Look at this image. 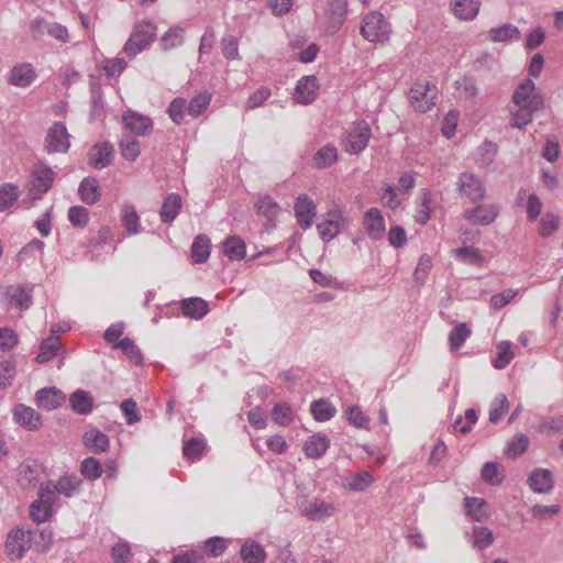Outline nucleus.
<instances>
[{"instance_id": "obj_9", "label": "nucleus", "mask_w": 563, "mask_h": 563, "mask_svg": "<svg viewBox=\"0 0 563 563\" xmlns=\"http://www.w3.org/2000/svg\"><path fill=\"white\" fill-rule=\"evenodd\" d=\"M347 225L344 211L335 207L328 211L327 219L317 224L320 238L328 242L333 240Z\"/></svg>"}, {"instance_id": "obj_15", "label": "nucleus", "mask_w": 563, "mask_h": 563, "mask_svg": "<svg viewBox=\"0 0 563 563\" xmlns=\"http://www.w3.org/2000/svg\"><path fill=\"white\" fill-rule=\"evenodd\" d=\"M363 224L372 240H380L386 231L385 220L377 208H369L363 217Z\"/></svg>"}, {"instance_id": "obj_48", "label": "nucleus", "mask_w": 563, "mask_h": 563, "mask_svg": "<svg viewBox=\"0 0 563 563\" xmlns=\"http://www.w3.org/2000/svg\"><path fill=\"white\" fill-rule=\"evenodd\" d=\"M431 216V194L422 191L419 195V203L416 209L415 220L419 224H426Z\"/></svg>"}, {"instance_id": "obj_59", "label": "nucleus", "mask_w": 563, "mask_h": 563, "mask_svg": "<svg viewBox=\"0 0 563 563\" xmlns=\"http://www.w3.org/2000/svg\"><path fill=\"white\" fill-rule=\"evenodd\" d=\"M31 518L37 523L45 522L52 516V506L42 503L38 498L31 504L30 507Z\"/></svg>"}, {"instance_id": "obj_14", "label": "nucleus", "mask_w": 563, "mask_h": 563, "mask_svg": "<svg viewBox=\"0 0 563 563\" xmlns=\"http://www.w3.org/2000/svg\"><path fill=\"white\" fill-rule=\"evenodd\" d=\"M459 189L471 202L481 201L486 195L483 181L471 173H463L460 176Z\"/></svg>"}, {"instance_id": "obj_46", "label": "nucleus", "mask_w": 563, "mask_h": 563, "mask_svg": "<svg viewBox=\"0 0 563 563\" xmlns=\"http://www.w3.org/2000/svg\"><path fill=\"white\" fill-rule=\"evenodd\" d=\"M185 30L179 26L170 27L161 38V46L163 49H172L183 45Z\"/></svg>"}, {"instance_id": "obj_45", "label": "nucleus", "mask_w": 563, "mask_h": 563, "mask_svg": "<svg viewBox=\"0 0 563 563\" xmlns=\"http://www.w3.org/2000/svg\"><path fill=\"white\" fill-rule=\"evenodd\" d=\"M59 496L70 498L77 494L80 487V479L75 475H66L55 482Z\"/></svg>"}, {"instance_id": "obj_35", "label": "nucleus", "mask_w": 563, "mask_h": 563, "mask_svg": "<svg viewBox=\"0 0 563 563\" xmlns=\"http://www.w3.org/2000/svg\"><path fill=\"white\" fill-rule=\"evenodd\" d=\"M374 482V477L367 471H361L344 477V486L353 492H363Z\"/></svg>"}, {"instance_id": "obj_11", "label": "nucleus", "mask_w": 563, "mask_h": 563, "mask_svg": "<svg viewBox=\"0 0 563 563\" xmlns=\"http://www.w3.org/2000/svg\"><path fill=\"white\" fill-rule=\"evenodd\" d=\"M37 79V70L32 63L14 64L7 74V82L13 87L27 88Z\"/></svg>"}, {"instance_id": "obj_1", "label": "nucleus", "mask_w": 563, "mask_h": 563, "mask_svg": "<svg viewBox=\"0 0 563 563\" xmlns=\"http://www.w3.org/2000/svg\"><path fill=\"white\" fill-rule=\"evenodd\" d=\"M514 103L517 107L511 117V125L522 129L532 121L533 113L543 107V98L536 91L531 79L521 82L514 92Z\"/></svg>"}, {"instance_id": "obj_37", "label": "nucleus", "mask_w": 563, "mask_h": 563, "mask_svg": "<svg viewBox=\"0 0 563 563\" xmlns=\"http://www.w3.org/2000/svg\"><path fill=\"white\" fill-rule=\"evenodd\" d=\"M310 412L319 422L332 419L336 413V408L325 399L314 400L310 405Z\"/></svg>"}, {"instance_id": "obj_47", "label": "nucleus", "mask_w": 563, "mask_h": 563, "mask_svg": "<svg viewBox=\"0 0 563 563\" xmlns=\"http://www.w3.org/2000/svg\"><path fill=\"white\" fill-rule=\"evenodd\" d=\"M496 350L497 357L494 360L493 364L496 368L503 369L507 367L515 357V353L511 350V343L509 341H500L496 345Z\"/></svg>"}, {"instance_id": "obj_55", "label": "nucleus", "mask_w": 563, "mask_h": 563, "mask_svg": "<svg viewBox=\"0 0 563 563\" xmlns=\"http://www.w3.org/2000/svg\"><path fill=\"white\" fill-rule=\"evenodd\" d=\"M470 335L471 330L466 327L465 323H459L455 325L449 334V343L451 350H459Z\"/></svg>"}, {"instance_id": "obj_42", "label": "nucleus", "mask_w": 563, "mask_h": 563, "mask_svg": "<svg viewBox=\"0 0 563 563\" xmlns=\"http://www.w3.org/2000/svg\"><path fill=\"white\" fill-rule=\"evenodd\" d=\"M471 543L477 550H485L494 542V533L487 527H474Z\"/></svg>"}, {"instance_id": "obj_36", "label": "nucleus", "mask_w": 563, "mask_h": 563, "mask_svg": "<svg viewBox=\"0 0 563 563\" xmlns=\"http://www.w3.org/2000/svg\"><path fill=\"white\" fill-rule=\"evenodd\" d=\"M223 253L231 261H241L246 254L244 241L236 235L229 236L223 243Z\"/></svg>"}, {"instance_id": "obj_12", "label": "nucleus", "mask_w": 563, "mask_h": 563, "mask_svg": "<svg viewBox=\"0 0 563 563\" xmlns=\"http://www.w3.org/2000/svg\"><path fill=\"white\" fill-rule=\"evenodd\" d=\"M319 88V81L314 75L302 76L297 81L292 98L297 103L310 104L316 100Z\"/></svg>"}, {"instance_id": "obj_21", "label": "nucleus", "mask_w": 563, "mask_h": 563, "mask_svg": "<svg viewBox=\"0 0 563 563\" xmlns=\"http://www.w3.org/2000/svg\"><path fill=\"white\" fill-rule=\"evenodd\" d=\"M13 418L18 424L29 430H37L42 424L41 416L35 409L23 404H19L14 407Z\"/></svg>"}, {"instance_id": "obj_3", "label": "nucleus", "mask_w": 563, "mask_h": 563, "mask_svg": "<svg viewBox=\"0 0 563 563\" xmlns=\"http://www.w3.org/2000/svg\"><path fill=\"white\" fill-rule=\"evenodd\" d=\"M56 173L45 163L38 162L31 172L29 196L36 200L42 198L53 186Z\"/></svg>"}, {"instance_id": "obj_19", "label": "nucleus", "mask_w": 563, "mask_h": 563, "mask_svg": "<svg viewBox=\"0 0 563 563\" xmlns=\"http://www.w3.org/2000/svg\"><path fill=\"white\" fill-rule=\"evenodd\" d=\"M123 123L126 130L135 135H147L153 130V122L148 117L134 111H126L123 114Z\"/></svg>"}, {"instance_id": "obj_64", "label": "nucleus", "mask_w": 563, "mask_h": 563, "mask_svg": "<svg viewBox=\"0 0 563 563\" xmlns=\"http://www.w3.org/2000/svg\"><path fill=\"white\" fill-rule=\"evenodd\" d=\"M68 220L74 227L85 228L89 222V211L82 206L70 207Z\"/></svg>"}, {"instance_id": "obj_10", "label": "nucleus", "mask_w": 563, "mask_h": 563, "mask_svg": "<svg viewBox=\"0 0 563 563\" xmlns=\"http://www.w3.org/2000/svg\"><path fill=\"white\" fill-rule=\"evenodd\" d=\"M44 147L48 154L67 153L70 147V135L63 122H55L47 131Z\"/></svg>"}, {"instance_id": "obj_51", "label": "nucleus", "mask_w": 563, "mask_h": 563, "mask_svg": "<svg viewBox=\"0 0 563 563\" xmlns=\"http://www.w3.org/2000/svg\"><path fill=\"white\" fill-rule=\"evenodd\" d=\"M33 545L37 552H45L53 543L54 534L49 528L32 530Z\"/></svg>"}, {"instance_id": "obj_7", "label": "nucleus", "mask_w": 563, "mask_h": 563, "mask_svg": "<svg viewBox=\"0 0 563 563\" xmlns=\"http://www.w3.org/2000/svg\"><path fill=\"white\" fill-rule=\"evenodd\" d=\"M361 33L369 42H384L388 38L389 27L382 13L371 12L364 18Z\"/></svg>"}, {"instance_id": "obj_53", "label": "nucleus", "mask_w": 563, "mask_h": 563, "mask_svg": "<svg viewBox=\"0 0 563 563\" xmlns=\"http://www.w3.org/2000/svg\"><path fill=\"white\" fill-rule=\"evenodd\" d=\"M509 406L510 405L506 395H497L490 405L489 421L492 423H497L501 419V417L508 411Z\"/></svg>"}, {"instance_id": "obj_23", "label": "nucleus", "mask_w": 563, "mask_h": 563, "mask_svg": "<svg viewBox=\"0 0 563 563\" xmlns=\"http://www.w3.org/2000/svg\"><path fill=\"white\" fill-rule=\"evenodd\" d=\"M35 400L38 407L54 410L63 405L65 395L56 387L42 388L36 391Z\"/></svg>"}, {"instance_id": "obj_63", "label": "nucleus", "mask_w": 563, "mask_h": 563, "mask_svg": "<svg viewBox=\"0 0 563 563\" xmlns=\"http://www.w3.org/2000/svg\"><path fill=\"white\" fill-rule=\"evenodd\" d=\"M528 445L529 438L525 434H519L508 442L506 454L512 459H516L527 451Z\"/></svg>"}, {"instance_id": "obj_58", "label": "nucleus", "mask_w": 563, "mask_h": 563, "mask_svg": "<svg viewBox=\"0 0 563 563\" xmlns=\"http://www.w3.org/2000/svg\"><path fill=\"white\" fill-rule=\"evenodd\" d=\"M81 474L89 481L99 478L102 474L100 462L95 457H86L80 465Z\"/></svg>"}, {"instance_id": "obj_41", "label": "nucleus", "mask_w": 563, "mask_h": 563, "mask_svg": "<svg viewBox=\"0 0 563 563\" xmlns=\"http://www.w3.org/2000/svg\"><path fill=\"white\" fill-rule=\"evenodd\" d=\"M60 347V340L58 336H48L43 340L40 345V353L36 356L38 363H46L51 361Z\"/></svg>"}, {"instance_id": "obj_17", "label": "nucleus", "mask_w": 563, "mask_h": 563, "mask_svg": "<svg viewBox=\"0 0 563 563\" xmlns=\"http://www.w3.org/2000/svg\"><path fill=\"white\" fill-rule=\"evenodd\" d=\"M529 487L537 494H549L554 488V477L548 468L533 470L528 478Z\"/></svg>"}, {"instance_id": "obj_20", "label": "nucleus", "mask_w": 563, "mask_h": 563, "mask_svg": "<svg viewBox=\"0 0 563 563\" xmlns=\"http://www.w3.org/2000/svg\"><path fill=\"white\" fill-rule=\"evenodd\" d=\"M113 146L108 143L95 144L89 153V164L96 169H102L109 166L113 159Z\"/></svg>"}, {"instance_id": "obj_32", "label": "nucleus", "mask_w": 563, "mask_h": 563, "mask_svg": "<svg viewBox=\"0 0 563 563\" xmlns=\"http://www.w3.org/2000/svg\"><path fill=\"white\" fill-rule=\"evenodd\" d=\"M464 506L466 515L475 521H484L488 518V505L484 499L466 497Z\"/></svg>"}, {"instance_id": "obj_39", "label": "nucleus", "mask_w": 563, "mask_h": 563, "mask_svg": "<svg viewBox=\"0 0 563 563\" xmlns=\"http://www.w3.org/2000/svg\"><path fill=\"white\" fill-rule=\"evenodd\" d=\"M20 197V189L15 184L7 183L0 186V212L12 208Z\"/></svg>"}, {"instance_id": "obj_62", "label": "nucleus", "mask_w": 563, "mask_h": 563, "mask_svg": "<svg viewBox=\"0 0 563 563\" xmlns=\"http://www.w3.org/2000/svg\"><path fill=\"white\" fill-rule=\"evenodd\" d=\"M228 548V540L222 537H211L203 542V550L212 558L220 556Z\"/></svg>"}, {"instance_id": "obj_5", "label": "nucleus", "mask_w": 563, "mask_h": 563, "mask_svg": "<svg viewBox=\"0 0 563 563\" xmlns=\"http://www.w3.org/2000/svg\"><path fill=\"white\" fill-rule=\"evenodd\" d=\"M437 96L435 86L429 82H416L410 89L409 100L416 111L426 113L435 104Z\"/></svg>"}, {"instance_id": "obj_34", "label": "nucleus", "mask_w": 563, "mask_h": 563, "mask_svg": "<svg viewBox=\"0 0 563 563\" xmlns=\"http://www.w3.org/2000/svg\"><path fill=\"white\" fill-rule=\"evenodd\" d=\"M71 409L78 415H88L92 411L93 400L89 393L77 389L69 397Z\"/></svg>"}, {"instance_id": "obj_29", "label": "nucleus", "mask_w": 563, "mask_h": 563, "mask_svg": "<svg viewBox=\"0 0 563 563\" xmlns=\"http://www.w3.org/2000/svg\"><path fill=\"white\" fill-rule=\"evenodd\" d=\"M240 555L244 563H265L266 561V552L255 541L244 542L241 547Z\"/></svg>"}, {"instance_id": "obj_28", "label": "nucleus", "mask_w": 563, "mask_h": 563, "mask_svg": "<svg viewBox=\"0 0 563 563\" xmlns=\"http://www.w3.org/2000/svg\"><path fill=\"white\" fill-rule=\"evenodd\" d=\"M121 221L126 230V234L132 236L142 231L140 217L132 205H123L121 209Z\"/></svg>"}, {"instance_id": "obj_18", "label": "nucleus", "mask_w": 563, "mask_h": 563, "mask_svg": "<svg viewBox=\"0 0 563 563\" xmlns=\"http://www.w3.org/2000/svg\"><path fill=\"white\" fill-rule=\"evenodd\" d=\"M498 216V208L494 205H478L464 211V218L475 224L488 225Z\"/></svg>"}, {"instance_id": "obj_16", "label": "nucleus", "mask_w": 563, "mask_h": 563, "mask_svg": "<svg viewBox=\"0 0 563 563\" xmlns=\"http://www.w3.org/2000/svg\"><path fill=\"white\" fill-rule=\"evenodd\" d=\"M10 308L24 310L32 303L31 289L22 285H10L4 291Z\"/></svg>"}, {"instance_id": "obj_22", "label": "nucleus", "mask_w": 563, "mask_h": 563, "mask_svg": "<svg viewBox=\"0 0 563 563\" xmlns=\"http://www.w3.org/2000/svg\"><path fill=\"white\" fill-rule=\"evenodd\" d=\"M481 5V0H453L451 12L457 20L472 21L477 16Z\"/></svg>"}, {"instance_id": "obj_24", "label": "nucleus", "mask_w": 563, "mask_h": 563, "mask_svg": "<svg viewBox=\"0 0 563 563\" xmlns=\"http://www.w3.org/2000/svg\"><path fill=\"white\" fill-rule=\"evenodd\" d=\"M330 446V439L323 433L309 437L303 443V452L309 459H319L324 455Z\"/></svg>"}, {"instance_id": "obj_4", "label": "nucleus", "mask_w": 563, "mask_h": 563, "mask_svg": "<svg viewBox=\"0 0 563 563\" xmlns=\"http://www.w3.org/2000/svg\"><path fill=\"white\" fill-rule=\"evenodd\" d=\"M299 514L310 521H325L336 514V507L320 497L302 499L298 505Z\"/></svg>"}, {"instance_id": "obj_30", "label": "nucleus", "mask_w": 563, "mask_h": 563, "mask_svg": "<svg viewBox=\"0 0 563 563\" xmlns=\"http://www.w3.org/2000/svg\"><path fill=\"white\" fill-rule=\"evenodd\" d=\"M181 208V198L177 194H169L163 201L161 208V220L164 223L173 222Z\"/></svg>"}, {"instance_id": "obj_52", "label": "nucleus", "mask_w": 563, "mask_h": 563, "mask_svg": "<svg viewBox=\"0 0 563 563\" xmlns=\"http://www.w3.org/2000/svg\"><path fill=\"white\" fill-rule=\"evenodd\" d=\"M346 418L350 424L357 429H368L369 418L357 405L350 406L346 409Z\"/></svg>"}, {"instance_id": "obj_31", "label": "nucleus", "mask_w": 563, "mask_h": 563, "mask_svg": "<svg viewBox=\"0 0 563 563\" xmlns=\"http://www.w3.org/2000/svg\"><path fill=\"white\" fill-rule=\"evenodd\" d=\"M211 251V241L205 234L195 238L191 245V258L194 263L201 264L208 261Z\"/></svg>"}, {"instance_id": "obj_40", "label": "nucleus", "mask_w": 563, "mask_h": 563, "mask_svg": "<svg viewBox=\"0 0 563 563\" xmlns=\"http://www.w3.org/2000/svg\"><path fill=\"white\" fill-rule=\"evenodd\" d=\"M114 349H120L122 353L135 365L143 364V354L139 346L130 338H123L121 341L113 345Z\"/></svg>"}, {"instance_id": "obj_61", "label": "nucleus", "mask_w": 563, "mask_h": 563, "mask_svg": "<svg viewBox=\"0 0 563 563\" xmlns=\"http://www.w3.org/2000/svg\"><path fill=\"white\" fill-rule=\"evenodd\" d=\"M482 478L490 485L500 484L504 478L500 466L495 462H486L482 468Z\"/></svg>"}, {"instance_id": "obj_50", "label": "nucleus", "mask_w": 563, "mask_h": 563, "mask_svg": "<svg viewBox=\"0 0 563 563\" xmlns=\"http://www.w3.org/2000/svg\"><path fill=\"white\" fill-rule=\"evenodd\" d=\"M272 419L280 427L289 426L294 419L291 407L285 402L276 404L272 410Z\"/></svg>"}, {"instance_id": "obj_6", "label": "nucleus", "mask_w": 563, "mask_h": 563, "mask_svg": "<svg viewBox=\"0 0 563 563\" xmlns=\"http://www.w3.org/2000/svg\"><path fill=\"white\" fill-rule=\"evenodd\" d=\"M372 136L371 128L364 120L353 123L344 139L345 151L350 154L363 152Z\"/></svg>"}, {"instance_id": "obj_57", "label": "nucleus", "mask_w": 563, "mask_h": 563, "mask_svg": "<svg viewBox=\"0 0 563 563\" xmlns=\"http://www.w3.org/2000/svg\"><path fill=\"white\" fill-rule=\"evenodd\" d=\"M120 150L122 156L131 162L135 161L141 153L139 141L132 136H125L122 139L120 142Z\"/></svg>"}, {"instance_id": "obj_26", "label": "nucleus", "mask_w": 563, "mask_h": 563, "mask_svg": "<svg viewBox=\"0 0 563 563\" xmlns=\"http://www.w3.org/2000/svg\"><path fill=\"white\" fill-rule=\"evenodd\" d=\"M80 199L87 205H95L101 197L99 180L96 177L84 178L78 187Z\"/></svg>"}, {"instance_id": "obj_38", "label": "nucleus", "mask_w": 563, "mask_h": 563, "mask_svg": "<svg viewBox=\"0 0 563 563\" xmlns=\"http://www.w3.org/2000/svg\"><path fill=\"white\" fill-rule=\"evenodd\" d=\"M338 161V150L332 144L320 147L313 156V165L317 168H327Z\"/></svg>"}, {"instance_id": "obj_2", "label": "nucleus", "mask_w": 563, "mask_h": 563, "mask_svg": "<svg viewBox=\"0 0 563 563\" xmlns=\"http://www.w3.org/2000/svg\"><path fill=\"white\" fill-rule=\"evenodd\" d=\"M156 36V25L152 21H141L130 38L124 44L123 51L130 56H136L146 49Z\"/></svg>"}, {"instance_id": "obj_60", "label": "nucleus", "mask_w": 563, "mask_h": 563, "mask_svg": "<svg viewBox=\"0 0 563 563\" xmlns=\"http://www.w3.org/2000/svg\"><path fill=\"white\" fill-rule=\"evenodd\" d=\"M120 409L129 426L135 424L141 420V412L137 408V404L132 398L123 400L120 405Z\"/></svg>"}, {"instance_id": "obj_8", "label": "nucleus", "mask_w": 563, "mask_h": 563, "mask_svg": "<svg viewBox=\"0 0 563 563\" xmlns=\"http://www.w3.org/2000/svg\"><path fill=\"white\" fill-rule=\"evenodd\" d=\"M32 530L18 528L9 533L5 541V552L11 560H20L33 545Z\"/></svg>"}, {"instance_id": "obj_13", "label": "nucleus", "mask_w": 563, "mask_h": 563, "mask_svg": "<svg viewBox=\"0 0 563 563\" xmlns=\"http://www.w3.org/2000/svg\"><path fill=\"white\" fill-rule=\"evenodd\" d=\"M295 217L299 227L303 230L309 229L317 214V206L306 194L299 195L294 206Z\"/></svg>"}, {"instance_id": "obj_27", "label": "nucleus", "mask_w": 563, "mask_h": 563, "mask_svg": "<svg viewBox=\"0 0 563 563\" xmlns=\"http://www.w3.org/2000/svg\"><path fill=\"white\" fill-rule=\"evenodd\" d=\"M488 38L495 43L518 41L521 38V32L518 26L511 23H505L503 25L492 27L488 32Z\"/></svg>"}, {"instance_id": "obj_44", "label": "nucleus", "mask_w": 563, "mask_h": 563, "mask_svg": "<svg viewBox=\"0 0 563 563\" xmlns=\"http://www.w3.org/2000/svg\"><path fill=\"white\" fill-rule=\"evenodd\" d=\"M212 99V95L208 91L200 92L191 98L188 103V114L197 118L202 114L209 107Z\"/></svg>"}, {"instance_id": "obj_33", "label": "nucleus", "mask_w": 563, "mask_h": 563, "mask_svg": "<svg viewBox=\"0 0 563 563\" xmlns=\"http://www.w3.org/2000/svg\"><path fill=\"white\" fill-rule=\"evenodd\" d=\"M208 303L199 298H188L181 301V311L184 316L192 319H201L208 313Z\"/></svg>"}, {"instance_id": "obj_49", "label": "nucleus", "mask_w": 563, "mask_h": 563, "mask_svg": "<svg viewBox=\"0 0 563 563\" xmlns=\"http://www.w3.org/2000/svg\"><path fill=\"white\" fill-rule=\"evenodd\" d=\"M497 145L492 141H485L476 152L475 159L482 167L489 166L496 156Z\"/></svg>"}, {"instance_id": "obj_56", "label": "nucleus", "mask_w": 563, "mask_h": 563, "mask_svg": "<svg viewBox=\"0 0 563 563\" xmlns=\"http://www.w3.org/2000/svg\"><path fill=\"white\" fill-rule=\"evenodd\" d=\"M221 51L223 56L229 60L240 59L239 40L231 34L224 35L221 38Z\"/></svg>"}, {"instance_id": "obj_43", "label": "nucleus", "mask_w": 563, "mask_h": 563, "mask_svg": "<svg viewBox=\"0 0 563 563\" xmlns=\"http://www.w3.org/2000/svg\"><path fill=\"white\" fill-rule=\"evenodd\" d=\"M559 228L560 217L553 212H545L539 221L538 233L542 238H549L552 236Z\"/></svg>"}, {"instance_id": "obj_25", "label": "nucleus", "mask_w": 563, "mask_h": 563, "mask_svg": "<svg viewBox=\"0 0 563 563\" xmlns=\"http://www.w3.org/2000/svg\"><path fill=\"white\" fill-rule=\"evenodd\" d=\"M82 441L85 446L96 454L106 452L110 446L109 437L98 429L86 431Z\"/></svg>"}, {"instance_id": "obj_54", "label": "nucleus", "mask_w": 563, "mask_h": 563, "mask_svg": "<svg viewBox=\"0 0 563 563\" xmlns=\"http://www.w3.org/2000/svg\"><path fill=\"white\" fill-rule=\"evenodd\" d=\"M455 258L462 263L471 265H481L483 256L481 252L472 246L460 247L454 251Z\"/></svg>"}]
</instances>
